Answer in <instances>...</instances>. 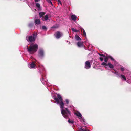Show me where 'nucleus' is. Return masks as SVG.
I'll use <instances>...</instances> for the list:
<instances>
[{
	"label": "nucleus",
	"instance_id": "nucleus-1",
	"mask_svg": "<svg viewBox=\"0 0 131 131\" xmlns=\"http://www.w3.org/2000/svg\"><path fill=\"white\" fill-rule=\"evenodd\" d=\"M57 97H55L54 100L56 101L57 104H59L61 113L63 117L65 118H68L70 115V112L69 110L67 108H64V103L62 101V99L59 94H57Z\"/></svg>",
	"mask_w": 131,
	"mask_h": 131
},
{
	"label": "nucleus",
	"instance_id": "nucleus-2",
	"mask_svg": "<svg viewBox=\"0 0 131 131\" xmlns=\"http://www.w3.org/2000/svg\"><path fill=\"white\" fill-rule=\"evenodd\" d=\"M105 57L104 59V61L105 62H103L101 64V65L103 66H105V68H107V66H108L109 67L112 69H113L114 66L113 65L111 64L110 63H106L108 62V59L109 58L111 60L112 62H113V63L114 65H116L117 62L114 60V59L110 56L107 55V56L103 57Z\"/></svg>",
	"mask_w": 131,
	"mask_h": 131
},
{
	"label": "nucleus",
	"instance_id": "nucleus-3",
	"mask_svg": "<svg viewBox=\"0 0 131 131\" xmlns=\"http://www.w3.org/2000/svg\"><path fill=\"white\" fill-rule=\"evenodd\" d=\"M38 45L36 44H31L27 48L28 52L30 54H32L36 52L37 50Z\"/></svg>",
	"mask_w": 131,
	"mask_h": 131
},
{
	"label": "nucleus",
	"instance_id": "nucleus-4",
	"mask_svg": "<svg viewBox=\"0 0 131 131\" xmlns=\"http://www.w3.org/2000/svg\"><path fill=\"white\" fill-rule=\"evenodd\" d=\"M38 45L36 44H31L27 48L28 52L30 54H32L36 52L37 50Z\"/></svg>",
	"mask_w": 131,
	"mask_h": 131
},
{
	"label": "nucleus",
	"instance_id": "nucleus-5",
	"mask_svg": "<svg viewBox=\"0 0 131 131\" xmlns=\"http://www.w3.org/2000/svg\"><path fill=\"white\" fill-rule=\"evenodd\" d=\"M40 72L41 75V80L42 84L44 85L46 84L47 85L49 86H50V84L48 82L47 79L46 78L45 72V71L43 70L42 72H41L40 71Z\"/></svg>",
	"mask_w": 131,
	"mask_h": 131
},
{
	"label": "nucleus",
	"instance_id": "nucleus-6",
	"mask_svg": "<svg viewBox=\"0 0 131 131\" xmlns=\"http://www.w3.org/2000/svg\"><path fill=\"white\" fill-rule=\"evenodd\" d=\"M36 37L35 34H33L32 35L27 36L26 39L28 42H32L35 41Z\"/></svg>",
	"mask_w": 131,
	"mask_h": 131
},
{
	"label": "nucleus",
	"instance_id": "nucleus-7",
	"mask_svg": "<svg viewBox=\"0 0 131 131\" xmlns=\"http://www.w3.org/2000/svg\"><path fill=\"white\" fill-rule=\"evenodd\" d=\"M74 114L77 116L78 118L80 119V121L82 122H84L85 119L82 117L81 114L79 112L77 111L74 113Z\"/></svg>",
	"mask_w": 131,
	"mask_h": 131
},
{
	"label": "nucleus",
	"instance_id": "nucleus-8",
	"mask_svg": "<svg viewBox=\"0 0 131 131\" xmlns=\"http://www.w3.org/2000/svg\"><path fill=\"white\" fill-rule=\"evenodd\" d=\"M44 51L43 49L42 48L39 49L38 51L39 57L41 58H42L44 57Z\"/></svg>",
	"mask_w": 131,
	"mask_h": 131
},
{
	"label": "nucleus",
	"instance_id": "nucleus-9",
	"mask_svg": "<svg viewBox=\"0 0 131 131\" xmlns=\"http://www.w3.org/2000/svg\"><path fill=\"white\" fill-rule=\"evenodd\" d=\"M37 62V61L36 60V61H32L30 63H29L28 64V67L31 69H34L36 67L37 63H36Z\"/></svg>",
	"mask_w": 131,
	"mask_h": 131
},
{
	"label": "nucleus",
	"instance_id": "nucleus-10",
	"mask_svg": "<svg viewBox=\"0 0 131 131\" xmlns=\"http://www.w3.org/2000/svg\"><path fill=\"white\" fill-rule=\"evenodd\" d=\"M54 35L56 38L59 39L63 35V34L60 32L58 31L55 33Z\"/></svg>",
	"mask_w": 131,
	"mask_h": 131
},
{
	"label": "nucleus",
	"instance_id": "nucleus-11",
	"mask_svg": "<svg viewBox=\"0 0 131 131\" xmlns=\"http://www.w3.org/2000/svg\"><path fill=\"white\" fill-rule=\"evenodd\" d=\"M91 67V65L89 61H86L85 64V68L86 69H88L90 68Z\"/></svg>",
	"mask_w": 131,
	"mask_h": 131
},
{
	"label": "nucleus",
	"instance_id": "nucleus-12",
	"mask_svg": "<svg viewBox=\"0 0 131 131\" xmlns=\"http://www.w3.org/2000/svg\"><path fill=\"white\" fill-rule=\"evenodd\" d=\"M71 18L72 20L75 22L77 20V16L76 15L74 14H72L71 15Z\"/></svg>",
	"mask_w": 131,
	"mask_h": 131
},
{
	"label": "nucleus",
	"instance_id": "nucleus-13",
	"mask_svg": "<svg viewBox=\"0 0 131 131\" xmlns=\"http://www.w3.org/2000/svg\"><path fill=\"white\" fill-rule=\"evenodd\" d=\"M83 43L82 42L79 41L77 43V45L78 47H81L83 46Z\"/></svg>",
	"mask_w": 131,
	"mask_h": 131
},
{
	"label": "nucleus",
	"instance_id": "nucleus-14",
	"mask_svg": "<svg viewBox=\"0 0 131 131\" xmlns=\"http://www.w3.org/2000/svg\"><path fill=\"white\" fill-rule=\"evenodd\" d=\"M36 5L37 7L38 8V11H40L41 10V9L40 7V5L38 3H36Z\"/></svg>",
	"mask_w": 131,
	"mask_h": 131
},
{
	"label": "nucleus",
	"instance_id": "nucleus-15",
	"mask_svg": "<svg viewBox=\"0 0 131 131\" xmlns=\"http://www.w3.org/2000/svg\"><path fill=\"white\" fill-rule=\"evenodd\" d=\"M35 24L36 25H39L40 24V21L39 19H37L35 20Z\"/></svg>",
	"mask_w": 131,
	"mask_h": 131
},
{
	"label": "nucleus",
	"instance_id": "nucleus-16",
	"mask_svg": "<svg viewBox=\"0 0 131 131\" xmlns=\"http://www.w3.org/2000/svg\"><path fill=\"white\" fill-rule=\"evenodd\" d=\"M75 39L78 40L79 41L81 40V38L77 35H75Z\"/></svg>",
	"mask_w": 131,
	"mask_h": 131
},
{
	"label": "nucleus",
	"instance_id": "nucleus-17",
	"mask_svg": "<svg viewBox=\"0 0 131 131\" xmlns=\"http://www.w3.org/2000/svg\"><path fill=\"white\" fill-rule=\"evenodd\" d=\"M114 71H115V72L112 71V72L113 73H114L115 74L119 76V74L120 73L118 72V71H117L115 69H114Z\"/></svg>",
	"mask_w": 131,
	"mask_h": 131
},
{
	"label": "nucleus",
	"instance_id": "nucleus-18",
	"mask_svg": "<svg viewBox=\"0 0 131 131\" xmlns=\"http://www.w3.org/2000/svg\"><path fill=\"white\" fill-rule=\"evenodd\" d=\"M119 76L121 77L123 79L122 80H124L126 81V79L124 75L123 74H121L119 75Z\"/></svg>",
	"mask_w": 131,
	"mask_h": 131
},
{
	"label": "nucleus",
	"instance_id": "nucleus-19",
	"mask_svg": "<svg viewBox=\"0 0 131 131\" xmlns=\"http://www.w3.org/2000/svg\"><path fill=\"white\" fill-rule=\"evenodd\" d=\"M81 29H82L81 31H82V30H83V36L84 37H85L86 38V33L85 32V30L82 28H81Z\"/></svg>",
	"mask_w": 131,
	"mask_h": 131
},
{
	"label": "nucleus",
	"instance_id": "nucleus-20",
	"mask_svg": "<svg viewBox=\"0 0 131 131\" xmlns=\"http://www.w3.org/2000/svg\"><path fill=\"white\" fill-rule=\"evenodd\" d=\"M45 14V13L43 12H40L39 13V16L40 17H41Z\"/></svg>",
	"mask_w": 131,
	"mask_h": 131
},
{
	"label": "nucleus",
	"instance_id": "nucleus-21",
	"mask_svg": "<svg viewBox=\"0 0 131 131\" xmlns=\"http://www.w3.org/2000/svg\"><path fill=\"white\" fill-rule=\"evenodd\" d=\"M79 131H89V130H87L86 129H85L84 128H83L82 127H81L79 129Z\"/></svg>",
	"mask_w": 131,
	"mask_h": 131
},
{
	"label": "nucleus",
	"instance_id": "nucleus-22",
	"mask_svg": "<svg viewBox=\"0 0 131 131\" xmlns=\"http://www.w3.org/2000/svg\"><path fill=\"white\" fill-rule=\"evenodd\" d=\"M68 122L70 124H73L74 123V121L73 120H70L69 119L68 120Z\"/></svg>",
	"mask_w": 131,
	"mask_h": 131
},
{
	"label": "nucleus",
	"instance_id": "nucleus-23",
	"mask_svg": "<svg viewBox=\"0 0 131 131\" xmlns=\"http://www.w3.org/2000/svg\"><path fill=\"white\" fill-rule=\"evenodd\" d=\"M50 5H53L52 4L50 0H46Z\"/></svg>",
	"mask_w": 131,
	"mask_h": 131
},
{
	"label": "nucleus",
	"instance_id": "nucleus-24",
	"mask_svg": "<svg viewBox=\"0 0 131 131\" xmlns=\"http://www.w3.org/2000/svg\"><path fill=\"white\" fill-rule=\"evenodd\" d=\"M72 30L74 32H78L79 31L78 30L75 29L74 28H72Z\"/></svg>",
	"mask_w": 131,
	"mask_h": 131
},
{
	"label": "nucleus",
	"instance_id": "nucleus-25",
	"mask_svg": "<svg viewBox=\"0 0 131 131\" xmlns=\"http://www.w3.org/2000/svg\"><path fill=\"white\" fill-rule=\"evenodd\" d=\"M48 16L47 15H45L44 17V20L45 21L47 20L48 19Z\"/></svg>",
	"mask_w": 131,
	"mask_h": 131
},
{
	"label": "nucleus",
	"instance_id": "nucleus-26",
	"mask_svg": "<svg viewBox=\"0 0 131 131\" xmlns=\"http://www.w3.org/2000/svg\"><path fill=\"white\" fill-rule=\"evenodd\" d=\"M66 103L67 105L69 104V100L68 99H66L65 100Z\"/></svg>",
	"mask_w": 131,
	"mask_h": 131
},
{
	"label": "nucleus",
	"instance_id": "nucleus-27",
	"mask_svg": "<svg viewBox=\"0 0 131 131\" xmlns=\"http://www.w3.org/2000/svg\"><path fill=\"white\" fill-rule=\"evenodd\" d=\"M120 70L122 71L123 72L125 70V68L124 67H121L120 68Z\"/></svg>",
	"mask_w": 131,
	"mask_h": 131
},
{
	"label": "nucleus",
	"instance_id": "nucleus-28",
	"mask_svg": "<svg viewBox=\"0 0 131 131\" xmlns=\"http://www.w3.org/2000/svg\"><path fill=\"white\" fill-rule=\"evenodd\" d=\"M42 28L43 30H46L47 29V28H46V27L45 26H43L42 27Z\"/></svg>",
	"mask_w": 131,
	"mask_h": 131
},
{
	"label": "nucleus",
	"instance_id": "nucleus-29",
	"mask_svg": "<svg viewBox=\"0 0 131 131\" xmlns=\"http://www.w3.org/2000/svg\"><path fill=\"white\" fill-rule=\"evenodd\" d=\"M29 26L30 27H31L32 26V23L29 24Z\"/></svg>",
	"mask_w": 131,
	"mask_h": 131
},
{
	"label": "nucleus",
	"instance_id": "nucleus-30",
	"mask_svg": "<svg viewBox=\"0 0 131 131\" xmlns=\"http://www.w3.org/2000/svg\"><path fill=\"white\" fill-rule=\"evenodd\" d=\"M99 59L101 61H102L103 60V59L102 58H101V57H100L99 58Z\"/></svg>",
	"mask_w": 131,
	"mask_h": 131
},
{
	"label": "nucleus",
	"instance_id": "nucleus-31",
	"mask_svg": "<svg viewBox=\"0 0 131 131\" xmlns=\"http://www.w3.org/2000/svg\"><path fill=\"white\" fill-rule=\"evenodd\" d=\"M99 54L100 55V56H101L102 57H105V56L103 55V54H100V53H99Z\"/></svg>",
	"mask_w": 131,
	"mask_h": 131
},
{
	"label": "nucleus",
	"instance_id": "nucleus-32",
	"mask_svg": "<svg viewBox=\"0 0 131 131\" xmlns=\"http://www.w3.org/2000/svg\"><path fill=\"white\" fill-rule=\"evenodd\" d=\"M40 0H35V1L36 2L39 1Z\"/></svg>",
	"mask_w": 131,
	"mask_h": 131
},
{
	"label": "nucleus",
	"instance_id": "nucleus-33",
	"mask_svg": "<svg viewBox=\"0 0 131 131\" xmlns=\"http://www.w3.org/2000/svg\"><path fill=\"white\" fill-rule=\"evenodd\" d=\"M58 2L60 3L61 4V2L60 0H58Z\"/></svg>",
	"mask_w": 131,
	"mask_h": 131
},
{
	"label": "nucleus",
	"instance_id": "nucleus-34",
	"mask_svg": "<svg viewBox=\"0 0 131 131\" xmlns=\"http://www.w3.org/2000/svg\"><path fill=\"white\" fill-rule=\"evenodd\" d=\"M52 27H53V28H55V26H53Z\"/></svg>",
	"mask_w": 131,
	"mask_h": 131
},
{
	"label": "nucleus",
	"instance_id": "nucleus-35",
	"mask_svg": "<svg viewBox=\"0 0 131 131\" xmlns=\"http://www.w3.org/2000/svg\"><path fill=\"white\" fill-rule=\"evenodd\" d=\"M86 44L87 45V43L86 42Z\"/></svg>",
	"mask_w": 131,
	"mask_h": 131
}]
</instances>
